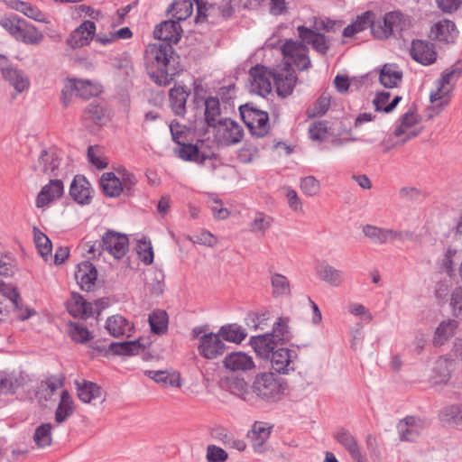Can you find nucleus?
I'll list each match as a JSON object with an SVG mask.
<instances>
[{
	"label": "nucleus",
	"instance_id": "37998d69",
	"mask_svg": "<svg viewBox=\"0 0 462 462\" xmlns=\"http://www.w3.org/2000/svg\"><path fill=\"white\" fill-rule=\"evenodd\" d=\"M270 436V428L263 422H255L253 426L250 438L255 451L262 452L263 445Z\"/></svg>",
	"mask_w": 462,
	"mask_h": 462
},
{
	"label": "nucleus",
	"instance_id": "13d9d810",
	"mask_svg": "<svg viewBox=\"0 0 462 462\" xmlns=\"http://www.w3.org/2000/svg\"><path fill=\"white\" fill-rule=\"evenodd\" d=\"M310 22L311 25L309 28L314 30L317 32H319L320 31L328 32L330 31H335L336 27L340 28L342 25L340 22L331 21L322 17H313Z\"/></svg>",
	"mask_w": 462,
	"mask_h": 462
},
{
	"label": "nucleus",
	"instance_id": "680f3d73",
	"mask_svg": "<svg viewBox=\"0 0 462 462\" xmlns=\"http://www.w3.org/2000/svg\"><path fill=\"white\" fill-rule=\"evenodd\" d=\"M453 364L452 361L440 357L435 362L434 370L437 374L436 379H438L439 382L446 381L450 374L451 369H452Z\"/></svg>",
	"mask_w": 462,
	"mask_h": 462
},
{
	"label": "nucleus",
	"instance_id": "f704fd0d",
	"mask_svg": "<svg viewBox=\"0 0 462 462\" xmlns=\"http://www.w3.org/2000/svg\"><path fill=\"white\" fill-rule=\"evenodd\" d=\"M335 439L349 453L353 460L360 461L362 456L356 438L346 430L340 429L334 433Z\"/></svg>",
	"mask_w": 462,
	"mask_h": 462
},
{
	"label": "nucleus",
	"instance_id": "1a4fd4ad",
	"mask_svg": "<svg viewBox=\"0 0 462 462\" xmlns=\"http://www.w3.org/2000/svg\"><path fill=\"white\" fill-rule=\"evenodd\" d=\"M456 82L455 72L444 70L435 82V88L430 92V102L439 108L448 106L450 101V93Z\"/></svg>",
	"mask_w": 462,
	"mask_h": 462
},
{
	"label": "nucleus",
	"instance_id": "79ce46f5",
	"mask_svg": "<svg viewBox=\"0 0 462 462\" xmlns=\"http://www.w3.org/2000/svg\"><path fill=\"white\" fill-rule=\"evenodd\" d=\"M171 106L177 115H183L189 97L187 90L181 86H175L169 92Z\"/></svg>",
	"mask_w": 462,
	"mask_h": 462
},
{
	"label": "nucleus",
	"instance_id": "9d476101",
	"mask_svg": "<svg viewBox=\"0 0 462 462\" xmlns=\"http://www.w3.org/2000/svg\"><path fill=\"white\" fill-rule=\"evenodd\" d=\"M273 73L263 65H256L249 70V90L261 97H266L272 91Z\"/></svg>",
	"mask_w": 462,
	"mask_h": 462
},
{
	"label": "nucleus",
	"instance_id": "c03bdc74",
	"mask_svg": "<svg viewBox=\"0 0 462 462\" xmlns=\"http://www.w3.org/2000/svg\"><path fill=\"white\" fill-rule=\"evenodd\" d=\"M218 333L223 340L236 344H240L247 336L245 329L237 324L222 326Z\"/></svg>",
	"mask_w": 462,
	"mask_h": 462
},
{
	"label": "nucleus",
	"instance_id": "4468645a",
	"mask_svg": "<svg viewBox=\"0 0 462 462\" xmlns=\"http://www.w3.org/2000/svg\"><path fill=\"white\" fill-rule=\"evenodd\" d=\"M97 31L93 21H84L79 26L73 30L66 42L71 49H79L89 45L95 37Z\"/></svg>",
	"mask_w": 462,
	"mask_h": 462
},
{
	"label": "nucleus",
	"instance_id": "e433bc0d",
	"mask_svg": "<svg viewBox=\"0 0 462 462\" xmlns=\"http://www.w3.org/2000/svg\"><path fill=\"white\" fill-rule=\"evenodd\" d=\"M75 411V403L67 390L60 393V402L55 411V422L61 424L66 421Z\"/></svg>",
	"mask_w": 462,
	"mask_h": 462
},
{
	"label": "nucleus",
	"instance_id": "338daca9",
	"mask_svg": "<svg viewBox=\"0 0 462 462\" xmlns=\"http://www.w3.org/2000/svg\"><path fill=\"white\" fill-rule=\"evenodd\" d=\"M189 240L194 244H199L209 247H213L218 243L217 237L207 230H201L198 234L190 236Z\"/></svg>",
	"mask_w": 462,
	"mask_h": 462
},
{
	"label": "nucleus",
	"instance_id": "f257e3e1",
	"mask_svg": "<svg viewBox=\"0 0 462 462\" xmlns=\"http://www.w3.org/2000/svg\"><path fill=\"white\" fill-rule=\"evenodd\" d=\"M412 19L399 11L386 13L372 23V33L378 40H387L397 32L411 29Z\"/></svg>",
	"mask_w": 462,
	"mask_h": 462
},
{
	"label": "nucleus",
	"instance_id": "4c0bfd02",
	"mask_svg": "<svg viewBox=\"0 0 462 462\" xmlns=\"http://www.w3.org/2000/svg\"><path fill=\"white\" fill-rule=\"evenodd\" d=\"M43 39V33L33 24L27 23L25 20L23 21L16 41L29 45H37L40 44Z\"/></svg>",
	"mask_w": 462,
	"mask_h": 462
},
{
	"label": "nucleus",
	"instance_id": "e2e57ef3",
	"mask_svg": "<svg viewBox=\"0 0 462 462\" xmlns=\"http://www.w3.org/2000/svg\"><path fill=\"white\" fill-rule=\"evenodd\" d=\"M75 14L80 18L88 17L90 21H100L104 18V14L99 9L86 5H79L75 6Z\"/></svg>",
	"mask_w": 462,
	"mask_h": 462
},
{
	"label": "nucleus",
	"instance_id": "de8ad7c7",
	"mask_svg": "<svg viewBox=\"0 0 462 462\" xmlns=\"http://www.w3.org/2000/svg\"><path fill=\"white\" fill-rule=\"evenodd\" d=\"M373 14L366 12L359 16L351 24L347 25L343 31V36L346 38L352 37L355 34L365 30L367 27H372Z\"/></svg>",
	"mask_w": 462,
	"mask_h": 462
},
{
	"label": "nucleus",
	"instance_id": "393cba45",
	"mask_svg": "<svg viewBox=\"0 0 462 462\" xmlns=\"http://www.w3.org/2000/svg\"><path fill=\"white\" fill-rule=\"evenodd\" d=\"M63 183L60 180H52L44 185L36 199V207L44 208L63 194Z\"/></svg>",
	"mask_w": 462,
	"mask_h": 462
},
{
	"label": "nucleus",
	"instance_id": "49530a36",
	"mask_svg": "<svg viewBox=\"0 0 462 462\" xmlns=\"http://www.w3.org/2000/svg\"><path fill=\"white\" fill-rule=\"evenodd\" d=\"M391 97V93L388 91H382L376 94L374 99V105L376 111H381L384 113H391L402 100V97L395 96L391 102L389 99Z\"/></svg>",
	"mask_w": 462,
	"mask_h": 462
},
{
	"label": "nucleus",
	"instance_id": "72a5a7b5",
	"mask_svg": "<svg viewBox=\"0 0 462 462\" xmlns=\"http://www.w3.org/2000/svg\"><path fill=\"white\" fill-rule=\"evenodd\" d=\"M177 153L178 156L184 161L193 162L200 164L206 163V162H209L211 166L213 168L215 167L214 162L216 161V158L200 153L196 145L190 143L181 144L178 149Z\"/></svg>",
	"mask_w": 462,
	"mask_h": 462
},
{
	"label": "nucleus",
	"instance_id": "bf43d9fd",
	"mask_svg": "<svg viewBox=\"0 0 462 462\" xmlns=\"http://www.w3.org/2000/svg\"><path fill=\"white\" fill-rule=\"evenodd\" d=\"M229 389L232 393L245 401H249L251 399L249 386L244 379L236 378L232 380L229 383Z\"/></svg>",
	"mask_w": 462,
	"mask_h": 462
},
{
	"label": "nucleus",
	"instance_id": "473e14b6",
	"mask_svg": "<svg viewBox=\"0 0 462 462\" xmlns=\"http://www.w3.org/2000/svg\"><path fill=\"white\" fill-rule=\"evenodd\" d=\"M277 343L278 342L273 338V335L270 334L255 336L250 339L252 347L257 356L262 358H268L271 354L273 355Z\"/></svg>",
	"mask_w": 462,
	"mask_h": 462
},
{
	"label": "nucleus",
	"instance_id": "aec40b11",
	"mask_svg": "<svg viewBox=\"0 0 462 462\" xmlns=\"http://www.w3.org/2000/svg\"><path fill=\"white\" fill-rule=\"evenodd\" d=\"M426 427L424 420L415 417H407L397 426L401 439L406 441L417 439L424 432Z\"/></svg>",
	"mask_w": 462,
	"mask_h": 462
},
{
	"label": "nucleus",
	"instance_id": "6e6552de",
	"mask_svg": "<svg viewBox=\"0 0 462 462\" xmlns=\"http://www.w3.org/2000/svg\"><path fill=\"white\" fill-rule=\"evenodd\" d=\"M213 127L215 140L221 145H234L243 139L244 130L242 126L231 119L219 120Z\"/></svg>",
	"mask_w": 462,
	"mask_h": 462
},
{
	"label": "nucleus",
	"instance_id": "7c9ffc66",
	"mask_svg": "<svg viewBox=\"0 0 462 462\" xmlns=\"http://www.w3.org/2000/svg\"><path fill=\"white\" fill-rule=\"evenodd\" d=\"M2 76L17 93L27 90L30 87V79L21 69L14 67L1 68Z\"/></svg>",
	"mask_w": 462,
	"mask_h": 462
},
{
	"label": "nucleus",
	"instance_id": "20e7f679",
	"mask_svg": "<svg viewBox=\"0 0 462 462\" xmlns=\"http://www.w3.org/2000/svg\"><path fill=\"white\" fill-rule=\"evenodd\" d=\"M172 54V47L169 43H153L146 47L144 62L147 69L154 77L157 72L167 75V67Z\"/></svg>",
	"mask_w": 462,
	"mask_h": 462
},
{
	"label": "nucleus",
	"instance_id": "69168bd1",
	"mask_svg": "<svg viewBox=\"0 0 462 462\" xmlns=\"http://www.w3.org/2000/svg\"><path fill=\"white\" fill-rule=\"evenodd\" d=\"M23 19L17 16L5 17L1 19L0 24L5 28L15 40L18 38Z\"/></svg>",
	"mask_w": 462,
	"mask_h": 462
},
{
	"label": "nucleus",
	"instance_id": "c9c22d12",
	"mask_svg": "<svg viewBox=\"0 0 462 462\" xmlns=\"http://www.w3.org/2000/svg\"><path fill=\"white\" fill-rule=\"evenodd\" d=\"M402 79V71L397 64L387 63L380 70L379 80L385 88H395Z\"/></svg>",
	"mask_w": 462,
	"mask_h": 462
},
{
	"label": "nucleus",
	"instance_id": "4be33fe9",
	"mask_svg": "<svg viewBox=\"0 0 462 462\" xmlns=\"http://www.w3.org/2000/svg\"><path fill=\"white\" fill-rule=\"evenodd\" d=\"M299 38L301 42L310 44L320 54H326L329 49L327 38L320 32H317L306 26L297 27Z\"/></svg>",
	"mask_w": 462,
	"mask_h": 462
},
{
	"label": "nucleus",
	"instance_id": "4d7b16f0",
	"mask_svg": "<svg viewBox=\"0 0 462 462\" xmlns=\"http://www.w3.org/2000/svg\"><path fill=\"white\" fill-rule=\"evenodd\" d=\"M273 217L263 212H256L254 219L250 224V229L252 232L264 233L269 229L273 224Z\"/></svg>",
	"mask_w": 462,
	"mask_h": 462
},
{
	"label": "nucleus",
	"instance_id": "9b49d317",
	"mask_svg": "<svg viewBox=\"0 0 462 462\" xmlns=\"http://www.w3.org/2000/svg\"><path fill=\"white\" fill-rule=\"evenodd\" d=\"M459 35L456 23L449 19H441L432 24L430 37L441 44L454 43Z\"/></svg>",
	"mask_w": 462,
	"mask_h": 462
},
{
	"label": "nucleus",
	"instance_id": "2eb2a0df",
	"mask_svg": "<svg viewBox=\"0 0 462 462\" xmlns=\"http://www.w3.org/2000/svg\"><path fill=\"white\" fill-rule=\"evenodd\" d=\"M225 348V344L219 333H208L199 337L198 350L204 358H217L224 354Z\"/></svg>",
	"mask_w": 462,
	"mask_h": 462
},
{
	"label": "nucleus",
	"instance_id": "2f4dec72",
	"mask_svg": "<svg viewBox=\"0 0 462 462\" xmlns=\"http://www.w3.org/2000/svg\"><path fill=\"white\" fill-rule=\"evenodd\" d=\"M77 394L84 403H90L92 401L102 397V389L97 383L87 380H76Z\"/></svg>",
	"mask_w": 462,
	"mask_h": 462
},
{
	"label": "nucleus",
	"instance_id": "8fccbe9b",
	"mask_svg": "<svg viewBox=\"0 0 462 462\" xmlns=\"http://www.w3.org/2000/svg\"><path fill=\"white\" fill-rule=\"evenodd\" d=\"M33 238L39 254L45 261H48L52 250L51 240L37 227L33 228Z\"/></svg>",
	"mask_w": 462,
	"mask_h": 462
},
{
	"label": "nucleus",
	"instance_id": "a18cd8bd",
	"mask_svg": "<svg viewBox=\"0 0 462 462\" xmlns=\"http://www.w3.org/2000/svg\"><path fill=\"white\" fill-rule=\"evenodd\" d=\"M148 321L153 334L162 335L167 332L169 318L166 311L162 310H153L149 315Z\"/></svg>",
	"mask_w": 462,
	"mask_h": 462
},
{
	"label": "nucleus",
	"instance_id": "b1692460",
	"mask_svg": "<svg viewBox=\"0 0 462 462\" xmlns=\"http://www.w3.org/2000/svg\"><path fill=\"white\" fill-rule=\"evenodd\" d=\"M66 307L69 314L75 318L87 319L94 314L93 304L76 292L71 293Z\"/></svg>",
	"mask_w": 462,
	"mask_h": 462
},
{
	"label": "nucleus",
	"instance_id": "5fc2aeb1",
	"mask_svg": "<svg viewBox=\"0 0 462 462\" xmlns=\"http://www.w3.org/2000/svg\"><path fill=\"white\" fill-rule=\"evenodd\" d=\"M172 17L178 21L186 20L193 12V4L190 0H175L171 8Z\"/></svg>",
	"mask_w": 462,
	"mask_h": 462
},
{
	"label": "nucleus",
	"instance_id": "ea45409f",
	"mask_svg": "<svg viewBox=\"0 0 462 462\" xmlns=\"http://www.w3.org/2000/svg\"><path fill=\"white\" fill-rule=\"evenodd\" d=\"M457 328V322L453 319L442 321L436 328L433 344L435 346H442L450 339Z\"/></svg>",
	"mask_w": 462,
	"mask_h": 462
},
{
	"label": "nucleus",
	"instance_id": "7ed1b4c3",
	"mask_svg": "<svg viewBox=\"0 0 462 462\" xmlns=\"http://www.w3.org/2000/svg\"><path fill=\"white\" fill-rule=\"evenodd\" d=\"M420 123L421 116L419 115L418 109L414 106H410L397 121L393 134L394 137L399 138L395 144L402 145L418 136L421 132Z\"/></svg>",
	"mask_w": 462,
	"mask_h": 462
},
{
	"label": "nucleus",
	"instance_id": "c85d7f7f",
	"mask_svg": "<svg viewBox=\"0 0 462 462\" xmlns=\"http://www.w3.org/2000/svg\"><path fill=\"white\" fill-rule=\"evenodd\" d=\"M296 355L288 348H278L271 356L272 367L279 374L293 371V359Z\"/></svg>",
	"mask_w": 462,
	"mask_h": 462
},
{
	"label": "nucleus",
	"instance_id": "774afa93",
	"mask_svg": "<svg viewBox=\"0 0 462 462\" xmlns=\"http://www.w3.org/2000/svg\"><path fill=\"white\" fill-rule=\"evenodd\" d=\"M206 458L208 462H226L228 458V454L220 447L208 445Z\"/></svg>",
	"mask_w": 462,
	"mask_h": 462
},
{
	"label": "nucleus",
	"instance_id": "a878e982",
	"mask_svg": "<svg viewBox=\"0 0 462 462\" xmlns=\"http://www.w3.org/2000/svg\"><path fill=\"white\" fill-rule=\"evenodd\" d=\"M181 27L172 20L164 21L154 29L153 35L156 39L163 41L169 44L177 43L181 36Z\"/></svg>",
	"mask_w": 462,
	"mask_h": 462
},
{
	"label": "nucleus",
	"instance_id": "ddd939ff",
	"mask_svg": "<svg viewBox=\"0 0 462 462\" xmlns=\"http://www.w3.org/2000/svg\"><path fill=\"white\" fill-rule=\"evenodd\" d=\"M273 79L279 96L285 97L292 93L297 78L288 64L277 66L273 69Z\"/></svg>",
	"mask_w": 462,
	"mask_h": 462
},
{
	"label": "nucleus",
	"instance_id": "0e129e2a",
	"mask_svg": "<svg viewBox=\"0 0 462 462\" xmlns=\"http://www.w3.org/2000/svg\"><path fill=\"white\" fill-rule=\"evenodd\" d=\"M137 254L145 264H151L153 261V250L150 241L140 239L137 243Z\"/></svg>",
	"mask_w": 462,
	"mask_h": 462
},
{
	"label": "nucleus",
	"instance_id": "5701e85b",
	"mask_svg": "<svg viewBox=\"0 0 462 462\" xmlns=\"http://www.w3.org/2000/svg\"><path fill=\"white\" fill-rule=\"evenodd\" d=\"M144 373L146 376L164 388H180L183 383L180 374L174 370H147Z\"/></svg>",
	"mask_w": 462,
	"mask_h": 462
},
{
	"label": "nucleus",
	"instance_id": "3c124183",
	"mask_svg": "<svg viewBox=\"0 0 462 462\" xmlns=\"http://www.w3.org/2000/svg\"><path fill=\"white\" fill-rule=\"evenodd\" d=\"M143 348L144 346L139 339L111 345V349L116 355L134 356L139 354Z\"/></svg>",
	"mask_w": 462,
	"mask_h": 462
},
{
	"label": "nucleus",
	"instance_id": "f3484780",
	"mask_svg": "<svg viewBox=\"0 0 462 462\" xmlns=\"http://www.w3.org/2000/svg\"><path fill=\"white\" fill-rule=\"evenodd\" d=\"M411 58L424 66L431 65L437 60V51L433 43L425 40H413L410 48Z\"/></svg>",
	"mask_w": 462,
	"mask_h": 462
},
{
	"label": "nucleus",
	"instance_id": "a19ab883",
	"mask_svg": "<svg viewBox=\"0 0 462 462\" xmlns=\"http://www.w3.org/2000/svg\"><path fill=\"white\" fill-rule=\"evenodd\" d=\"M52 424L42 423L36 427L32 439L37 448H46L52 445Z\"/></svg>",
	"mask_w": 462,
	"mask_h": 462
},
{
	"label": "nucleus",
	"instance_id": "6ab92c4d",
	"mask_svg": "<svg viewBox=\"0 0 462 462\" xmlns=\"http://www.w3.org/2000/svg\"><path fill=\"white\" fill-rule=\"evenodd\" d=\"M222 363L226 370L234 373H245L253 370L255 366L253 357L242 351L227 354Z\"/></svg>",
	"mask_w": 462,
	"mask_h": 462
},
{
	"label": "nucleus",
	"instance_id": "58836bf2",
	"mask_svg": "<svg viewBox=\"0 0 462 462\" xmlns=\"http://www.w3.org/2000/svg\"><path fill=\"white\" fill-rule=\"evenodd\" d=\"M319 277L325 282L334 287H339L345 280V273L331 265H321L318 270Z\"/></svg>",
	"mask_w": 462,
	"mask_h": 462
},
{
	"label": "nucleus",
	"instance_id": "603ef678",
	"mask_svg": "<svg viewBox=\"0 0 462 462\" xmlns=\"http://www.w3.org/2000/svg\"><path fill=\"white\" fill-rule=\"evenodd\" d=\"M23 383V378L21 374L14 373L4 374L0 377V392L9 393L14 392Z\"/></svg>",
	"mask_w": 462,
	"mask_h": 462
},
{
	"label": "nucleus",
	"instance_id": "39448f33",
	"mask_svg": "<svg viewBox=\"0 0 462 462\" xmlns=\"http://www.w3.org/2000/svg\"><path fill=\"white\" fill-rule=\"evenodd\" d=\"M252 389L259 398L266 401L279 399L284 391L280 379L271 372L257 374L253 383Z\"/></svg>",
	"mask_w": 462,
	"mask_h": 462
},
{
	"label": "nucleus",
	"instance_id": "f8f14e48",
	"mask_svg": "<svg viewBox=\"0 0 462 462\" xmlns=\"http://www.w3.org/2000/svg\"><path fill=\"white\" fill-rule=\"evenodd\" d=\"M102 247L116 259H121L128 251L129 240L125 234L109 230L102 236Z\"/></svg>",
	"mask_w": 462,
	"mask_h": 462
},
{
	"label": "nucleus",
	"instance_id": "dca6fc26",
	"mask_svg": "<svg viewBox=\"0 0 462 462\" xmlns=\"http://www.w3.org/2000/svg\"><path fill=\"white\" fill-rule=\"evenodd\" d=\"M66 90L63 91V96L66 91H72L84 99L96 97L102 91V86L96 80L69 79L65 85Z\"/></svg>",
	"mask_w": 462,
	"mask_h": 462
},
{
	"label": "nucleus",
	"instance_id": "a211bd4d",
	"mask_svg": "<svg viewBox=\"0 0 462 462\" xmlns=\"http://www.w3.org/2000/svg\"><path fill=\"white\" fill-rule=\"evenodd\" d=\"M362 231L366 238L376 245H383L402 239V232L391 228H382L373 225H365Z\"/></svg>",
	"mask_w": 462,
	"mask_h": 462
},
{
	"label": "nucleus",
	"instance_id": "052dcab7",
	"mask_svg": "<svg viewBox=\"0 0 462 462\" xmlns=\"http://www.w3.org/2000/svg\"><path fill=\"white\" fill-rule=\"evenodd\" d=\"M300 189L308 197H315L320 191V182L314 176H307L300 180Z\"/></svg>",
	"mask_w": 462,
	"mask_h": 462
},
{
	"label": "nucleus",
	"instance_id": "423d86ee",
	"mask_svg": "<svg viewBox=\"0 0 462 462\" xmlns=\"http://www.w3.org/2000/svg\"><path fill=\"white\" fill-rule=\"evenodd\" d=\"M281 51L284 60L283 65L288 64V67L291 68V64H294L300 70L310 68L309 49L303 42L286 40Z\"/></svg>",
	"mask_w": 462,
	"mask_h": 462
},
{
	"label": "nucleus",
	"instance_id": "864d4df0",
	"mask_svg": "<svg viewBox=\"0 0 462 462\" xmlns=\"http://www.w3.org/2000/svg\"><path fill=\"white\" fill-rule=\"evenodd\" d=\"M289 318H279L275 322L273 333L270 335H273V338L277 342H287L291 339L292 335L289 328Z\"/></svg>",
	"mask_w": 462,
	"mask_h": 462
},
{
	"label": "nucleus",
	"instance_id": "bb28decb",
	"mask_svg": "<svg viewBox=\"0 0 462 462\" xmlns=\"http://www.w3.org/2000/svg\"><path fill=\"white\" fill-rule=\"evenodd\" d=\"M97 278V270L91 263L82 262L78 264L75 271V279L82 290L91 291L95 286Z\"/></svg>",
	"mask_w": 462,
	"mask_h": 462
},
{
	"label": "nucleus",
	"instance_id": "6e6d98bb",
	"mask_svg": "<svg viewBox=\"0 0 462 462\" xmlns=\"http://www.w3.org/2000/svg\"><path fill=\"white\" fill-rule=\"evenodd\" d=\"M220 115L219 101L216 97H208L205 101V116L209 126L217 124V116Z\"/></svg>",
	"mask_w": 462,
	"mask_h": 462
},
{
	"label": "nucleus",
	"instance_id": "c756f323",
	"mask_svg": "<svg viewBox=\"0 0 462 462\" xmlns=\"http://www.w3.org/2000/svg\"><path fill=\"white\" fill-rule=\"evenodd\" d=\"M106 328L108 333L115 337L124 336L129 337L134 332V326L125 318L117 314L113 315L106 319Z\"/></svg>",
	"mask_w": 462,
	"mask_h": 462
},
{
	"label": "nucleus",
	"instance_id": "cd10ccee",
	"mask_svg": "<svg viewBox=\"0 0 462 462\" xmlns=\"http://www.w3.org/2000/svg\"><path fill=\"white\" fill-rule=\"evenodd\" d=\"M59 153L54 150L42 151L34 164L33 169L37 175H49L60 166Z\"/></svg>",
	"mask_w": 462,
	"mask_h": 462
},
{
	"label": "nucleus",
	"instance_id": "09e8293b",
	"mask_svg": "<svg viewBox=\"0 0 462 462\" xmlns=\"http://www.w3.org/2000/svg\"><path fill=\"white\" fill-rule=\"evenodd\" d=\"M272 293L274 297H286L291 294V284L288 278L280 273L271 277Z\"/></svg>",
	"mask_w": 462,
	"mask_h": 462
},
{
	"label": "nucleus",
	"instance_id": "412c9836",
	"mask_svg": "<svg viewBox=\"0 0 462 462\" xmlns=\"http://www.w3.org/2000/svg\"><path fill=\"white\" fill-rule=\"evenodd\" d=\"M69 194L77 203L88 205L92 200L93 189L84 176L77 175L70 184Z\"/></svg>",
	"mask_w": 462,
	"mask_h": 462
},
{
	"label": "nucleus",
	"instance_id": "0eeeda50",
	"mask_svg": "<svg viewBox=\"0 0 462 462\" xmlns=\"http://www.w3.org/2000/svg\"><path fill=\"white\" fill-rule=\"evenodd\" d=\"M239 111L251 134L256 137L265 136L270 130L269 116L266 112L250 105L241 106Z\"/></svg>",
	"mask_w": 462,
	"mask_h": 462
},
{
	"label": "nucleus",
	"instance_id": "f03ea898",
	"mask_svg": "<svg viewBox=\"0 0 462 462\" xmlns=\"http://www.w3.org/2000/svg\"><path fill=\"white\" fill-rule=\"evenodd\" d=\"M135 176L125 168H118L116 172H105L100 178V185L106 196L116 198L121 193H129L135 186Z\"/></svg>",
	"mask_w": 462,
	"mask_h": 462
}]
</instances>
